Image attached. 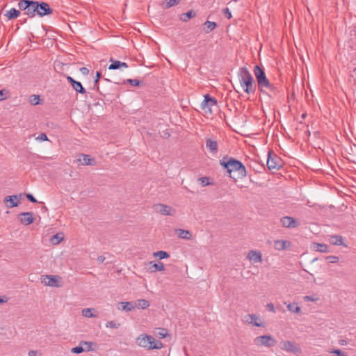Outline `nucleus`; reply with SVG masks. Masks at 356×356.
Instances as JSON below:
<instances>
[{"label": "nucleus", "mask_w": 356, "mask_h": 356, "mask_svg": "<svg viewBox=\"0 0 356 356\" xmlns=\"http://www.w3.org/2000/svg\"><path fill=\"white\" fill-rule=\"evenodd\" d=\"M72 86L76 92H79L81 94L86 93L85 88L83 87L82 84L79 81H76L75 82H74V84Z\"/></svg>", "instance_id": "29"}, {"label": "nucleus", "mask_w": 356, "mask_h": 356, "mask_svg": "<svg viewBox=\"0 0 356 356\" xmlns=\"http://www.w3.org/2000/svg\"><path fill=\"white\" fill-rule=\"evenodd\" d=\"M206 147L209 149L212 154H216L218 151V143L216 140H212L210 138L206 140Z\"/></svg>", "instance_id": "19"}, {"label": "nucleus", "mask_w": 356, "mask_h": 356, "mask_svg": "<svg viewBox=\"0 0 356 356\" xmlns=\"http://www.w3.org/2000/svg\"><path fill=\"white\" fill-rule=\"evenodd\" d=\"M312 248L317 252H328L327 245L324 243H314L312 244Z\"/></svg>", "instance_id": "24"}, {"label": "nucleus", "mask_w": 356, "mask_h": 356, "mask_svg": "<svg viewBox=\"0 0 356 356\" xmlns=\"http://www.w3.org/2000/svg\"><path fill=\"white\" fill-rule=\"evenodd\" d=\"M17 6L19 9L24 11V14L29 18H33L36 15L42 17L53 13V9L44 1L20 0Z\"/></svg>", "instance_id": "1"}, {"label": "nucleus", "mask_w": 356, "mask_h": 356, "mask_svg": "<svg viewBox=\"0 0 356 356\" xmlns=\"http://www.w3.org/2000/svg\"><path fill=\"white\" fill-rule=\"evenodd\" d=\"M281 350L294 354H300L302 350L300 346L296 342L286 340L280 343Z\"/></svg>", "instance_id": "6"}, {"label": "nucleus", "mask_w": 356, "mask_h": 356, "mask_svg": "<svg viewBox=\"0 0 356 356\" xmlns=\"http://www.w3.org/2000/svg\"><path fill=\"white\" fill-rule=\"evenodd\" d=\"M33 216L32 212H23L19 214L18 218L22 224L29 225L34 221Z\"/></svg>", "instance_id": "14"}, {"label": "nucleus", "mask_w": 356, "mask_h": 356, "mask_svg": "<svg viewBox=\"0 0 356 356\" xmlns=\"http://www.w3.org/2000/svg\"><path fill=\"white\" fill-rule=\"evenodd\" d=\"M135 304H136V307H137L140 309H147L149 306V302L147 300H145V299L138 300L137 302Z\"/></svg>", "instance_id": "31"}, {"label": "nucleus", "mask_w": 356, "mask_h": 356, "mask_svg": "<svg viewBox=\"0 0 356 356\" xmlns=\"http://www.w3.org/2000/svg\"><path fill=\"white\" fill-rule=\"evenodd\" d=\"M29 356H38V353L36 350H30L28 353Z\"/></svg>", "instance_id": "53"}, {"label": "nucleus", "mask_w": 356, "mask_h": 356, "mask_svg": "<svg viewBox=\"0 0 356 356\" xmlns=\"http://www.w3.org/2000/svg\"><path fill=\"white\" fill-rule=\"evenodd\" d=\"M80 345H83L85 346V351L90 352L95 350L97 348V344L92 341H81Z\"/></svg>", "instance_id": "22"}, {"label": "nucleus", "mask_w": 356, "mask_h": 356, "mask_svg": "<svg viewBox=\"0 0 356 356\" xmlns=\"http://www.w3.org/2000/svg\"><path fill=\"white\" fill-rule=\"evenodd\" d=\"M304 300H306V301H312V302H315L318 300L317 298H314L312 296H306L304 297Z\"/></svg>", "instance_id": "51"}, {"label": "nucleus", "mask_w": 356, "mask_h": 356, "mask_svg": "<svg viewBox=\"0 0 356 356\" xmlns=\"http://www.w3.org/2000/svg\"><path fill=\"white\" fill-rule=\"evenodd\" d=\"M8 97V91L6 90H0V101L6 99Z\"/></svg>", "instance_id": "43"}, {"label": "nucleus", "mask_w": 356, "mask_h": 356, "mask_svg": "<svg viewBox=\"0 0 356 356\" xmlns=\"http://www.w3.org/2000/svg\"><path fill=\"white\" fill-rule=\"evenodd\" d=\"M94 310L95 309L93 308H86L82 310L81 313L82 315L86 318L97 317V314L92 313Z\"/></svg>", "instance_id": "28"}, {"label": "nucleus", "mask_w": 356, "mask_h": 356, "mask_svg": "<svg viewBox=\"0 0 356 356\" xmlns=\"http://www.w3.org/2000/svg\"><path fill=\"white\" fill-rule=\"evenodd\" d=\"M120 67H128V65L126 63H124V62L120 61Z\"/></svg>", "instance_id": "58"}, {"label": "nucleus", "mask_w": 356, "mask_h": 356, "mask_svg": "<svg viewBox=\"0 0 356 356\" xmlns=\"http://www.w3.org/2000/svg\"><path fill=\"white\" fill-rule=\"evenodd\" d=\"M26 198L33 203L37 202V200L34 197V196L32 194L28 193L26 194Z\"/></svg>", "instance_id": "49"}, {"label": "nucleus", "mask_w": 356, "mask_h": 356, "mask_svg": "<svg viewBox=\"0 0 356 356\" xmlns=\"http://www.w3.org/2000/svg\"><path fill=\"white\" fill-rule=\"evenodd\" d=\"M105 260V257L104 256H99L97 258V261L99 262V263H103Z\"/></svg>", "instance_id": "54"}, {"label": "nucleus", "mask_w": 356, "mask_h": 356, "mask_svg": "<svg viewBox=\"0 0 356 356\" xmlns=\"http://www.w3.org/2000/svg\"><path fill=\"white\" fill-rule=\"evenodd\" d=\"M222 13L225 15V17H226L228 19H231L232 14H231V12H230V10H229V9L228 8H224L222 10Z\"/></svg>", "instance_id": "46"}, {"label": "nucleus", "mask_w": 356, "mask_h": 356, "mask_svg": "<svg viewBox=\"0 0 356 356\" xmlns=\"http://www.w3.org/2000/svg\"><path fill=\"white\" fill-rule=\"evenodd\" d=\"M64 237H63V234L62 233H58L56 234H54L51 238V242L52 244L54 245H57L60 242H61L63 240Z\"/></svg>", "instance_id": "30"}, {"label": "nucleus", "mask_w": 356, "mask_h": 356, "mask_svg": "<svg viewBox=\"0 0 356 356\" xmlns=\"http://www.w3.org/2000/svg\"><path fill=\"white\" fill-rule=\"evenodd\" d=\"M266 308L268 311L270 312H275V307H274V305L273 303H268L266 305Z\"/></svg>", "instance_id": "50"}, {"label": "nucleus", "mask_w": 356, "mask_h": 356, "mask_svg": "<svg viewBox=\"0 0 356 356\" xmlns=\"http://www.w3.org/2000/svg\"><path fill=\"white\" fill-rule=\"evenodd\" d=\"M238 76L240 84L246 93L250 94L254 92V80L252 75L246 67H243L239 69Z\"/></svg>", "instance_id": "3"}, {"label": "nucleus", "mask_w": 356, "mask_h": 356, "mask_svg": "<svg viewBox=\"0 0 356 356\" xmlns=\"http://www.w3.org/2000/svg\"><path fill=\"white\" fill-rule=\"evenodd\" d=\"M216 99L207 94L204 95V99L201 103V108L204 111L205 114L211 115L212 113L211 107L216 105Z\"/></svg>", "instance_id": "9"}, {"label": "nucleus", "mask_w": 356, "mask_h": 356, "mask_svg": "<svg viewBox=\"0 0 356 356\" xmlns=\"http://www.w3.org/2000/svg\"><path fill=\"white\" fill-rule=\"evenodd\" d=\"M138 346L147 350L161 349L163 348V343L161 341L156 340L151 335L145 334H140L136 339Z\"/></svg>", "instance_id": "4"}, {"label": "nucleus", "mask_w": 356, "mask_h": 356, "mask_svg": "<svg viewBox=\"0 0 356 356\" xmlns=\"http://www.w3.org/2000/svg\"><path fill=\"white\" fill-rule=\"evenodd\" d=\"M330 353L337 355V356H348L346 353L339 349H332L330 351Z\"/></svg>", "instance_id": "44"}, {"label": "nucleus", "mask_w": 356, "mask_h": 356, "mask_svg": "<svg viewBox=\"0 0 356 356\" xmlns=\"http://www.w3.org/2000/svg\"><path fill=\"white\" fill-rule=\"evenodd\" d=\"M267 166L270 170H279L282 166L281 161L275 155L273 156L272 154L269 152L268 155Z\"/></svg>", "instance_id": "10"}, {"label": "nucleus", "mask_w": 356, "mask_h": 356, "mask_svg": "<svg viewBox=\"0 0 356 356\" xmlns=\"http://www.w3.org/2000/svg\"><path fill=\"white\" fill-rule=\"evenodd\" d=\"M339 343L340 345H341V346H345V345H346V344H347V342H346V340H344V339H340V340L339 341Z\"/></svg>", "instance_id": "57"}, {"label": "nucleus", "mask_w": 356, "mask_h": 356, "mask_svg": "<svg viewBox=\"0 0 356 356\" xmlns=\"http://www.w3.org/2000/svg\"><path fill=\"white\" fill-rule=\"evenodd\" d=\"M83 351H85L84 348H83V345H80L76 346V347H74V348H72L71 349V352L72 353H75V354H79V353H83Z\"/></svg>", "instance_id": "40"}, {"label": "nucleus", "mask_w": 356, "mask_h": 356, "mask_svg": "<svg viewBox=\"0 0 356 356\" xmlns=\"http://www.w3.org/2000/svg\"><path fill=\"white\" fill-rule=\"evenodd\" d=\"M83 156V165H93L95 164L94 159L90 158L89 155L82 154Z\"/></svg>", "instance_id": "33"}, {"label": "nucleus", "mask_w": 356, "mask_h": 356, "mask_svg": "<svg viewBox=\"0 0 356 356\" xmlns=\"http://www.w3.org/2000/svg\"><path fill=\"white\" fill-rule=\"evenodd\" d=\"M254 74L256 77L259 89L264 86H269V80L267 79L264 70L259 65L254 67Z\"/></svg>", "instance_id": "5"}, {"label": "nucleus", "mask_w": 356, "mask_h": 356, "mask_svg": "<svg viewBox=\"0 0 356 356\" xmlns=\"http://www.w3.org/2000/svg\"><path fill=\"white\" fill-rule=\"evenodd\" d=\"M153 255L155 257H159L160 259H166L170 257L169 254L167 252L163 250L154 252Z\"/></svg>", "instance_id": "35"}, {"label": "nucleus", "mask_w": 356, "mask_h": 356, "mask_svg": "<svg viewBox=\"0 0 356 356\" xmlns=\"http://www.w3.org/2000/svg\"><path fill=\"white\" fill-rule=\"evenodd\" d=\"M120 326V323L115 321H110L106 323V327L107 328L118 329Z\"/></svg>", "instance_id": "37"}, {"label": "nucleus", "mask_w": 356, "mask_h": 356, "mask_svg": "<svg viewBox=\"0 0 356 356\" xmlns=\"http://www.w3.org/2000/svg\"><path fill=\"white\" fill-rule=\"evenodd\" d=\"M40 101V96L37 95H33L29 98L30 104L32 105H34V106L39 104Z\"/></svg>", "instance_id": "36"}, {"label": "nucleus", "mask_w": 356, "mask_h": 356, "mask_svg": "<svg viewBox=\"0 0 356 356\" xmlns=\"http://www.w3.org/2000/svg\"><path fill=\"white\" fill-rule=\"evenodd\" d=\"M330 242L334 245H343V237L340 235L332 236Z\"/></svg>", "instance_id": "26"}, {"label": "nucleus", "mask_w": 356, "mask_h": 356, "mask_svg": "<svg viewBox=\"0 0 356 356\" xmlns=\"http://www.w3.org/2000/svg\"><path fill=\"white\" fill-rule=\"evenodd\" d=\"M154 210L161 215L164 216H175L176 210L171 206L164 204H155L153 206Z\"/></svg>", "instance_id": "8"}, {"label": "nucleus", "mask_w": 356, "mask_h": 356, "mask_svg": "<svg viewBox=\"0 0 356 356\" xmlns=\"http://www.w3.org/2000/svg\"><path fill=\"white\" fill-rule=\"evenodd\" d=\"M111 61L112 62V63L108 67L109 70H117L120 67L119 60H113V59L111 58Z\"/></svg>", "instance_id": "39"}, {"label": "nucleus", "mask_w": 356, "mask_h": 356, "mask_svg": "<svg viewBox=\"0 0 356 356\" xmlns=\"http://www.w3.org/2000/svg\"><path fill=\"white\" fill-rule=\"evenodd\" d=\"M247 259L254 263H261L262 262V254L260 251L250 250L248 253Z\"/></svg>", "instance_id": "18"}, {"label": "nucleus", "mask_w": 356, "mask_h": 356, "mask_svg": "<svg viewBox=\"0 0 356 356\" xmlns=\"http://www.w3.org/2000/svg\"><path fill=\"white\" fill-rule=\"evenodd\" d=\"M276 340L270 335H262L254 339V343L257 346L272 347L276 344Z\"/></svg>", "instance_id": "7"}, {"label": "nucleus", "mask_w": 356, "mask_h": 356, "mask_svg": "<svg viewBox=\"0 0 356 356\" xmlns=\"http://www.w3.org/2000/svg\"><path fill=\"white\" fill-rule=\"evenodd\" d=\"M124 83H129V84L134 86H138L140 85V81L138 79H128L124 81Z\"/></svg>", "instance_id": "42"}, {"label": "nucleus", "mask_w": 356, "mask_h": 356, "mask_svg": "<svg viewBox=\"0 0 356 356\" xmlns=\"http://www.w3.org/2000/svg\"><path fill=\"white\" fill-rule=\"evenodd\" d=\"M36 140L40 141H46L48 140V138L44 133H42L36 138Z\"/></svg>", "instance_id": "47"}, {"label": "nucleus", "mask_w": 356, "mask_h": 356, "mask_svg": "<svg viewBox=\"0 0 356 356\" xmlns=\"http://www.w3.org/2000/svg\"><path fill=\"white\" fill-rule=\"evenodd\" d=\"M57 276L43 275L41 278V282L46 286L60 287Z\"/></svg>", "instance_id": "13"}, {"label": "nucleus", "mask_w": 356, "mask_h": 356, "mask_svg": "<svg viewBox=\"0 0 356 356\" xmlns=\"http://www.w3.org/2000/svg\"><path fill=\"white\" fill-rule=\"evenodd\" d=\"M165 8H170L172 6L179 4L180 2V0H165Z\"/></svg>", "instance_id": "38"}, {"label": "nucleus", "mask_w": 356, "mask_h": 356, "mask_svg": "<svg viewBox=\"0 0 356 356\" xmlns=\"http://www.w3.org/2000/svg\"><path fill=\"white\" fill-rule=\"evenodd\" d=\"M159 335L161 336V338H164L166 336L165 332H159Z\"/></svg>", "instance_id": "59"}, {"label": "nucleus", "mask_w": 356, "mask_h": 356, "mask_svg": "<svg viewBox=\"0 0 356 356\" xmlns=\"http://www.w3.org/2000/svg\"><path fill=\"white\" fill-rule=\"evenodd\" d=\"M80 72L83 75H88L89 70L87 67H83L80 68Z\"/></svg>", "instance_id": "52"}, {"label": "nucleus", "mask_w": 356, "mask_h": 356, "mask_svg": "<svg viewBox=\"0 0 356 356\" xmlns=\"http://www.w3.org/2000/svg\"><path fill=\"white\" fill-rule=\"evenodd\" d=\"M325 259L330 263H337L339 261V257L337 256H327Z\"/></svg>", "instance_id": "45"}, {"label": "nucleus", "mask_w": 356, "mask_h": 356, "mask_svg": "<svg viewBox=\"0 0 356 356\" xmlns=\"http://www.w3.org/2000/svg\"><path fill=\"white\" fill-rule=\"evenodd\" d=\"M20 15V11L14 8H11L10 10H8L4 15L8 19H13L18 17Z\"/></svg>", "instance_id": "23"}, {"label": "nucleus", "mask_w": 356, "mask_h": 356, "mask_svg": "<svg viewBox=\"0 0 356 356\" xmlns=\"http://www.w3.org/2000/svg\"><path fill=\"white\" fill-rule=\"evenodd\" d=\"M317 259H318L317 258L314 259L312 260V262L316 261Z\"/></svg>", "instance_id": "60"}, {"label": "nucleus", "mask_w": 356, "mask_h": 356, "mask_svg": "<svg viewBox=\"0 0 356 356\" xmlns=\"http://www.w3.org/2000/svg\"><path fill=\"white\" fill-rule=\"evenodd\" d=\"M8 300V298H6V296L0 297V304L6 302Z\"/></svg>", "instance_id": "55"}, {"label": "nucleus", "mask_w": 356, "mask_h": 356, "mask_svg": "<svg viewBox=\"0 0 356 356\" xmlns=\"http://www.w3.org/2000/svg\"><path fill=\"white\" fill-rule=\"evenodd\" d=\"M282 225L286 228H296L300 223L298 220L291 216H284L280 219Z\"/></svg>", "instance_id": "11"}, {"label": "nucleus", "mask_w": 356, "mask_h": 356, "mask_svg": "<svg viewBox=\"0 0 356 356\" xmlns=\"http://www.w3.org/2000/svg\"><path fill=\"white\" fill-rule=\"evenodd\" d=\"M101 76H102V74L100 72H96V79L95 80V87H97V88H99L98 82H99V79L101 78Z\"/></svg>", "instance_id": "48"}, {"label": "nucleus", "mask_w": 356, "mask_h": 356, "mask_svg": "<svg viewBox=\"0 0 356 356\" xmlns=\"http://www.w3.org/2000/svg\"><path fill=\"white\" fill-rule=\"evenodd\" d=\"M259 90L261 92L266 94L271 98L275 97L278 93L277 88L270 83V82H269V86H264Z\"/></svg>", "instance_id": "15"}, {"label": "nucleus", "mask_w": 356, "mask_h": 356, "mask_svg": "<svg viewBox=\"0 0 356 356\" xmlns=\"http://www.w3.org/2000/svg\"><path fill=\"white\" fill-rule=\"evenodd\" d=\"M245 323L253 325L257 327H264V323L261 322L260 318L254 314H249L244 316Z\"/></svg>", "instance_id": "12"}, {"label": "nucleus", "mask_w": 356, "mask_h": 356, "mask_svg": "<svg viewBox=\"0 0 356 356\" xmlns=\"http://www.w3.org/2000/svg\"><path fill=\"white\" fill-rule=\"evenodd\" d=\"M209 177H204L198 179V181L201 184L202 186H206L210 184L209 181Z\"/></svg>", "instance_id": "41"}, {"label": "nucleus", "mask_w": 356, "mask_h": 356, "mask_svg": "<svg viewBox=\"0 0 356 356\" xmlns=\"http://www.w3.org/2000/svg\"><path fill=\"white\" fill-rule=\"evenodd\" d=\"M122 310L130 312L136 307V304L133 302H121Z\"/></svg>", "instance_id": "25"}, {"label": "nucleus", "mask_w": 356, "mask_h": 356, "mask_svg": "<svg viewBox=\"0 0 356 356\" xmlns=\"http://www.w3.org/2000/svg\"><path fill=\"white\" fill-rule=\"evenodd\" d=\"M67 79L72 86L74 84V82L76 81L74 79H73L71 76H69L67 77Z\"/></svg>", "instance_id": "56"}, {"label": "nucleus", "mask_w": 356, "mask_h": 356, "mask_svg": "<svg viewBox=\"0 0 356 356\" xmlns=\"http://www.w3.org/2000/svg\"><path fill=\"white\" fill-rule=\"evenodd\" d=\"M204 25L206 27V31H205L206 33L211 32L217 26V24L216 22H210V21H206L204 22Z\"/></svg>", "instance_id": "34"}, {"label": "nucleus", "mask_w": 356, "mask_h": 356, "mask_svg": "<svg viewBox=\"0 0 356 356\" xmlns=\"http://www.w3.org/2000/svg\"><path fill=\"white\" fill-rule=\"evenodd\" d=\"M356 356V355H355Z\"/></svg>", "instance_id": "61"}, {"label": "nucleus", "mask_w": 356, "mask_h": 356, "mask_svg": "<svg viewBox=\"0 0 356 356\" xmlns=\"http://www.w3.org/2000/svg\"><path fill=\"white\" fill-rule=\"evenodd\" d=\"M19 197L17 195H10L6 196L3 202L6 204V207L8 208H13L17 207L19 204V202L18 201Z\"/></svg>", "instance_id": "16"}, {"label": "nucleus", "mask_w": 356, "mask_h": 356, "mask_svg": "<svg viewBox=\"0 0 356 356\" xmlns=\"http://www.w3.org/2000/svg\"><path fill=\"white\" fill-rule=\"evenodd\" d=\"M291 243L286 240L278 239L274 241V248L275 250L281 251L291 247Z\"/></svg>", "instance_id": "17"}, {"label": "nucleus", "mask_w": 356, "mask_h": 356, "mask_svg": "<svg viewBox=\"0 0 356 356\" xmlns=\"http://www.w3.org/2000/svg\"><path fill=\"white\" fill-rule=\"evenodd\" d=\"M149 265V267L148 268V270L152 272H156L157 270L162 271L164 270L165 267L163 263L159 262L158 264H152V262H149L148 264Z\"/></svg>", "instance_id": "21"}, {"label": "nucleus", "mask_w": 356, "mask_h": 356, "mask_svg": "<svg viewBox=\"0 0 356 356\" xmlns=\"http://www.w3.org/2000/svg\"><path fill=\"white\" fill-rule=\"evenodd\" d=\"M195 14L193 11L189 10L186 13H183L180 19L183 22H188L191 18L195 17Z\"/></svg>", "instance_id": "32"}, {"label": "nucleus", "mask_w": 356, "mask_h": 356, "mask_svg": "<svg viewBox=\"0 0 356 356\" xmlns=\"http://www.w3.org/2000/svg\"><path fill=\"white\" fill-rule=\"evenodd\" d=\"M220 165L229 174V177L234 180L243 179L247 175L245 165L232 157L224 156L220 160Z\"/></svg>", "instance_id": "2"}, {"label": "nucleus", "mask_w": 356, "mask_h": 356, "mask_svg": "<svg viewBox=\"0 0 356 356\" xmlns=\"http://www.w3.org/2000/svg\"><path fill=\"white\" fill-rule=\"evenodd\" d=\"M287 309L289 311L294 314H299L301 312L300 307L296 302H292L287 305Z\"/></svg>", "instance_id": "27"}, {"label": "nucleus", "mask_w": 356, "mask_h": 356, "mask_svg": "<svg viewBox=\"0 0 356 356\" xmlns=\"http://www.w3.org/2000/svg\"><path fill=\"white\" fill-rule=\"evenodd\" d=\"M175 232L177 234L178 237H179L181 238L190 240L192 238V234L188 230H185V229H175Z\"/></svg>", "instance_id": "20"}]
</instances>
